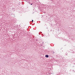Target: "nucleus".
Wrapping results in <instances>:
<instances>
[{"mask_svg": "<svg viewBox=\"0 0 75 75\" xmlns=\"http://www.w3.org/2000/svg\"><path fill=\"white\" fill-rule=\"evenodd\" d=\"M45 57H46V58H48V55H46L45 56Z\"/></svg>", "mask_w": 75, "mask_h": 75, "instance_id": "1", "label": "nucleus"}, {"mask_svg": "<svg viewBox=\"0 0 75 75\" xmlns=\"http://www.w3.org/2000/svg\"><path fill=\"white\" fill-rule=\"evenodd\" d=\"M40 33H39V35H40Z\"/></svg>", "mask_w": 75, "mask_h": 75, "instance_id": "2", "label": "nucleus"}, {"mask_svg": "<svg viewBox=\"0 0 75 75\" xmlns=\"http://www.w3.org/2000/svg\"><path fill=\"white\" fill-rule=\"evenodd\" d=\"M32 22H33V21H34L33 20H32Z\"/></svg>", "mask_w": 75, "mask_h": 75, "instance_id": "3", "label": "nucleus"}, {"mask_svg": "<svg viewBox=\"0 0 75 75\" xmlns=\"http://www.w3.org/2000/svg\"><path fill=\"white\" fill-rule=\"evenodd\" d=\"M40 33H42V32H40Z\"/></svg>", "mask_w": 75, "mask_h": 75, "instance_id": "4", "label": "nucleus"}, {"mask_svg": "<svg viewBox=\"0 0 75 75\" xmlns=\"http://www.w3.org/2000/svg\"><path fill=\"white\" fill-rule=\"evenodd\" d=\"M31 5H33V4H31Z\"/></svg>", "mask_w": 75, "mask_h": 75, "instance_id": "5", "label": "nucleus"}, {"mask_svg": "<svg viewBox=\"0 0 75 75\" xmlns=\"http://www.w3.org/2000/svg\"><path fill=\"white\" fill-rule=\"evenodd\" d=\"M36 40L37 41V40Z\"/></svg>", "mask_w": 75, "mask_h": 75, "instance_id": "6", "label": "nucleus"}, {"mask_svg": "<svg viewBox=\"0 0 75 75\" xmlns=\"http://www.w3.org/2000/svg\"><path fill=\"white\" fill-rule=\"evenodd\" d=\"M33 38H34V37H33Z\"/></svg>", "mask_w": 75, "mask_h": 75, "instance_id": "7", "label": "nucleus"}, {"mask_svg": "<svg viewBox=\"0 0 75 75\" xmlns=\"http://www.w3.org/2000/svg\"><path fill=\"white\" fill-rule=\"evenodd\" d=\"M31 38H32V37H31Z\"/></svg>", "mask_w": 75, "mask_h": 75, "instance_id": "8", "label": "nucleus"}]
</instances>
